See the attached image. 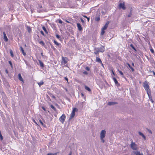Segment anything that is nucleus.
Instances as JSON below:
<instances>
[{"label":"nucleus","instance_id":"f257e3e1","mask_svg":"<svg viewBox=\"0 0 155 155\" xmlns=\"http://www.w3.org/2000/svg\"><path fill=\"white\" fill-rule=\"evenodd\" d=\"M78 111V109L76 108H74L73 109L72 111L71 114V115L69 117V120L71 119L75 116V112Z\"/></svg>","mask_w":155,"mask_h":155},{"label":"nucleus","instance_id":"f03ea898","mask_svg":"<svg viewBox=\"0 0 155 155\" xmlns=\"http://www.w3.org/2000/svg\"><path fill=\"white\" fill-rule=\"evenodd\" d=\"M131 148L134 150H136L137 149V144H136L135 143L133 142V140H132V141L130 145Z\"/></svg>","mask_w":155,"mask_h":155},{"label":"nucleus","instance_id":"7ed1b4c3","mask_svg":"<svg viewBox=\"0 0 155 155\" xmlns=\"http://www.w3.org/2000/svg\"><path fill=\"white\" fill-rule=\"evenodd\" d=\"M66 118V116L65 114H63L59 119V121L63 124L65 121V119Z\"/></svg>","mask_w":155,"mask_h":155},{"label":"nucleus","instance_id":"20e7f679","mask_svg":"<svg viewBox=\"0 0 155 155\" xmlns=\"http://www.w3.org/2000/svg\"><path fill=\"white\" fill-rule=\"evenodd\" d=\"M106 131L105 130H102L101 131L100 134V138H104L106 136Z\"/></svg>","mask_w":155,"mask_h":155},{"label":"nucleus","instance_id":"39448f33","mask_svg":"<svg viewBox=\"0 0 155 155\" xmlns=\"http://www.w3.org/2000/svg\"><path fill=\"white\" fill-rule=\"evenodd\" d=\"M42 8V6L39 4L37 8L38 12L39 13H40L41 12H43L45 11V10L43 9H41V8Z\"/></svg>","mask_w":155,"mask_h":155},{"label":"nucleus","instance_id":"423d86ee","mask_svg":"<svg viewBox=\"0 0 155 155\" xmlns=\"http://www.w3.org/2000/svg\"><path fill=\"white\" fill-rule=\"evenodd\" d=\"M131 155H143L142 153H140L139 151H133L131 154Z\"/></svg>","mask_w":155,"mask_h":155},{"label":"nucleus","instance_id":"0eeeda50","mask_svg":"<svg viewBox=\"0 0 155 155\" xmlns=\"http://www.w3.org/2000/svg\"><path fill=\"white\" fill-rule=\"evenodd\" d=\"M67 58H64L63 57H62V61L61 63L62 64H66L67 62Z\"/></svg>","mask_w":155,"mask_h":155},{"label":"nucleus","instance_id":"6e6552de","mask_svg":"<svg viewBox=\"0 0 155 155\" xmlns=\"http://www.w3.org/2000/svg\"><path fill=\"white\" fill-rule=\"evenodd\" d=\"M54 42L55 44V45H57L58 46V47L59 48V50H60L61 49V47L62 46L61 44L60 43H58L55 40L54 41Z\"/></svg>","mask_w":155,"mask_h":155},{"label":"nucleus","instance_id":"1a4fd4ad","mask_svg":"<svg viewBox=\"0 0 155 155\" xmlns=\"http://www.w3.org/2000/svg\"><path fill=\"white\" fill-rule=\"evenodd\" d=\"M109 23V21H107V22L106 23L105 25L103 26V28H101L104 30H106L107 28L108 25Z\"/></svg>","mask_w":155,"mask_h":155},{"label":"nucleus","instance_id":"9d476101","mask_svg":"<svg viewBox=\"0 0 155 155\" xmlns=\"http://www.w3.org/2000/svg\"><path fill=\"white\" fill-rule=\"evenodd\" d=\"M119 7L120 8H122L124 10L126 9V7L125 6V5L124 3H120L119 5Z\"/></svg>","mask_w":155,"mask_h":155},{"label":"nucleus","instance_id":"9b49d317","mask_svg":"<svg viewBox=\"0 0 155 155\" xmlns=\"http://www.w3.org/2000/svg\"><path fill=\"white\" fill-rule=\"evenodd\" d=\"M118 104V103L116 102H109L108 103V105L109 106L113 105L115 104Z\"/></svg>","mask_w":155,"mask_h":155},{"label":"nucleus","instance_id":"f8f14e48","mask_svg":"<svg viewBox=\"0 0 155 155\" xmlns=\"http://www.w3.org/2000/svg\"><path fill=\"white\" fill-rule=\"evenodd\" d=\"M94 50H95V51L94 52V54H97H97H99V53L100 52L99 50V48H95Z\"/></svg>","mask_w":155,"mask_h":155},{"label":"nucleus","instance_id":"ddd939ff","mask_svg":"<svg viewBox=\"0 0 155 155\" xmlns=\"http://www.w3.org/2000/svg\"><path fill=\"white\" fill-rule=\"evenodd\" d=\"M3 35H4V41L5 42L8 41V39L7 37L6 36V34L5 33V32H3Z\"/></svg>","mask_w":155,"mask_h":155},{"label":"nucleus","instance_id":"4468645a","mask_svg":"<svg viewBox=\"0 0 155 155\" xmlns=\"http://www.w3.org/2000/svg\"><path fill=\"white\" fill-rule=\"evenodd\" d=\"M100 52H103L105 51V48L104 46H101L100 48H99Z\"/></svg>","mask_w":155,"mask_h":155},{"label":"nucleus","instance_id":"2eb2a0df","mask_svg":"<svg viewBox=\"0 0 155 155\" xmlns=\"http://www.w3.org/2000/svg\"><path fill=\"white\" fill-rule=\"evenodd\" d=\"M77 26L78 28V29L79 31H81L82 30V27L81 26V25L80 23H77Z\"/></svg>","mask_w":155,"mask_h":155},{"label":"nucleus","instance_id":"dca6fc26","mask_svg":"<svg viewBox=\"0 0 155 155\" xmlns=\"http://www.w3.org/2000/svg\"><path fill=\"white\" fill-rule=\"evenodd\" d=\"M20 48L21 51L22 53L25 56L26 55V53L25 52L23 48L22 47H20Z\"/></svg>","mask_w":155,"mask_h":155},{"label":"nucleus","instance_id":"f3484780","mask_svg":"<svg viewBox=\"0 0 155 155\" xmlns=\"http://www.w3.org/2000/svg\"><path fill=\"white\" fill-rule=\"evenodd\" d=\"M112 78L114 81L116 85H117V84H118L119 85V84L118 83L115 77H112Z\"/></svg>","mask_w":155,"mask_h":155},{"label":"nucleus","instance_id":"a211bd4d","mask_svg":"<svg viewBox=\"0 0 155 155\" xmlns=\"http://www.w3.org/2000/svg\"><path fill=\"white\" fill-rule=\"evenodd\" d=\"M127 64L128 65V66L129 67V68L132 71V72H134L135 71L134 69L131 66V65L130 64L128 63H127Z\"/></svg>","mask_w":155,"mask_h":155},{"label":"nucleus","instance_id":"6ab92c4d","mask_svg":"<svg viewBox=\"0 0 155 155\" xmlns=\"http://www.w3.org/2000/svg\"><path fill=\"white\" fill-rule=\"evenodd\" d=\"M138 134L139 135L141 136L143 138L144 140H145L146 139L145 136L142 133L140 132H139Z\"/></svg>","mask_w":155,"mask_h":155},{"label":"nucleus","instance_id":"aec40b11","mask_svg":"<svg viewBox=\"0 0 155 155\" xmlns=\"http://www.w3.org/2000/svg\"><path fill=\"white\" fill-rule=\"evenodd\" d=\"M96 61L97 62H98L100 63H102V61L101 59L99 58L97 56L96 58Z\"/></svg>","mask_w":155,"mask_h":155},{"label":"nucleus","instance_id":"412c9836","mask_svg":"<svg viewBox=\"0 0 155 155\" xmlns=\"http://www.w3.org/2000/svg\"><path fill=\"white\" fill-rule=\"evenodd\" d=\"M143 87L146 90L149 89V86L148 84H146L144 85Z\"/></svg>","mask_w":155,"mask_h":155},{"label":"nucleus","instance_id":"4be33fe9","mask_svg":"<svg viewBox=\"0 0 155 155\" xmlns=\"http://www.w3.org/2000/svg\"><path fill=\"white\" fill-rule=\"evenodd\" d=\"M38 61L40 64V65L41 68L44 67V65L42 61L40 60H38Z\"/></svg>","mask_w":155,"mask_h":155},{"label":"nucleus","instance_id":"5701e85b","mask_svg":"<svg viewBox=\"0 0 155 155\" xmlns=\"http://www.w3.org/2000/svg\"><path fill=\"white\" fill-rule=\"evenodd\" d=\"M146 91L147 94L149 96V97H150V89H149L146 90Z\"/></svg>","mask_w":155,"mask_h":155},{"label":"nucleus","instance_id":"b1692460","mask_svg":"<svg viewBox=\"0 0 155 155\" xmlns=\"http://www.w3.org/2000/svg\"><path fill=\"white\" fill-rule=\"evenodd\" d=\"M56 37L59 39L60 41H61L62 40V39L60 37V35L58 34H56Z\"/></svg>","mask_w":155,"mask_h":155},{"label":"nucleus","instance_id":"393cba45","mask_svg":"<svg viewBox=\"0 0 155 155\" xmlns=\"http://www.w3.org/2000/svg\"><path fill=\"white\" fill-rule=\"evenodd\" d=\"M27 31L28 33H30L31 32V27L28 26H27Z\"/></svg>","mask_w":155,"mask_h":155},{"label":"nucleus","instance_id":"a878e982","mask_svg":"<svg viewBox=\"0 0 155 155\" xmlns=\"http://www.w3.org/2000/svg\"><path fill=\"white\" fill-rule=\"evenodd\" d=\"M38 84L39 86V87H40L41 85L43 84L44 82L42 81H41L40 82L38 83Z\"/></svg>","mask_w":155,"mask_h":155},{"label":"nucleus","instance_id":"bb28decb","mask_svg":"<svg viewBox=\"0 0 155 155\" xmlns=\"http://www.w3.org/2000/svg\"><path fill=\"white\" fill-rule=\"evenodd\" d=\"M39 121L40 122V123L41 124V125L44 127H46V125L44 124L43 123V122H42V121H41V120H39Z\"/></svg>","mask_w":155,"mask_h":155},{"label":"nucleus","instance_id":"cd10ccee","mask_svg":"<svg viewBox=\"0 0 155 155\" xmlns=\"http://www.w3.org/2000/svg\"><path fill=\"white\" fill-rule=\"evenodd\" d=\"M10 52L11 54V56L12 57H14V54L12 50L11 49L10 50Z\"/></svg>","mask_w":155,"mask_h":155},{"label":"nucleus","instance_id":"c85d7f7f","mask_svg":"<svg viewBox=\"0 0 155 155\" xmlns=\"http://www.w3.org/2000/svg\"><path fill=\"white\" fill-rule=\"evenodd\" d=\"M85 88L89 91H91L90 88L86 86H85Z\"/></svg>","mask_w":155,"mask_h":155},{"label":"nucleus","instance_id":"c756f323","mask_svg":"<svg viewBox=\"0 0 155 155\" xmlns=\"http://www.w3.org/2000/svg\"><path fill=\"white\" fill-rule=\"evenodd\" d=\"M42 29L45 32V33L46 34H48V32L45 27V26H43L42 27Z\"/></svg>","mask_w":155,"mask_h":155},{"label":"nucleus","instance_id":"7c9ffc66","mask_svg":"<svg viewBox=\"0 0 155 155\" xmlns=\"http://www.w3.org/2000/svg\"><path fill=\"white\" fill-rule=\"evenodd\" d=\"M55 111H56L57 110L52 105H51L50 106Z\"/></svg>","mask_w":155,"mask_h":155},{"label":"nucleus","instance_id":"2f4dec72","mask_svg":"<svg viewBox=\"0 0 155 155\" xmlns=\"http://www.w3.org/2000/svg\"><path fill=\"white\" fill-rule=\"evenodd\" d=\"M130 46L135 51H137L136 49L134 47V46L132 44H131L130 45Z\"/></svg>","mask_w":155,"mask_h":155},{"label":"nucleus","instance_id":"473e14b6","mask_svg":"<svg viewBox=\"0 0 155 155\" xmlns=\"http://www.w3.org/2000/svg\"><path fill=\"white\" fill-rule=\"evenodd\" d=\"M82 15L85 18H87V21H89V20H90V18H89L87 17V16H86L85 15Z\"/></svg>","mask_w":155,"mask_h":155},{"label":"nucleus","instance_id":"72a5a7b5","mask_svg":"<svg viewBox=\"0 0 155 155\" xmlns=\"http://www.w3.org/2000/svg\"><path fill=\"white\" fill-rule=\"evenodd\" d=\"M105 33L104 30L103 29H101V35H103Z\"/></svg>","mask_w":155,"mask_h":155},{"label":"nucleus","instance_id":"f704fd0d","mask_svg":"<svg viewBox=\"0 0 155 155\" xmlns=\"http://www.w3.org/2000/svg\"><path fill=\"white\" fill-rule=\"evenodd\" d=\"M95 20L96 21H100V17H96L95 18Z\"/></svg>","mask_w":155,"mask_h":155},{"label":"nucleus","instance_id":"c9c22d12","mask_svg":"<svg viewBox=\"0 0 155 155\" xmlns=\"http://www.w3.org/2000/svg\"><path fill=\"white\" fill-rule=\"evenodd\" d=\"M20 81H22V83H24L23 79L22 78L20 74Z\"/></svg>","mask_w":155,"mask_h":155},{"label":"nucleus","instance_id":"e433bc0d","mask_svg":"<svg viewBox=\"0 0 155 155\" xmlns=\"http://www.w3.org/2000/svg\"><path fill=\"white\" fill-rule=\"evenodd\" d=\"M0 138L1 140H2L3 139V137L1 134V131H0Z\"/></svg>","mask_w":155,"mask_h":155},{"label":"nucleus","instance_id":"4c0bfd02","mask_svg":"<svg viewBox=\"0 0 155 155\" xmlns=\"http://www.w3.org/2000/svg\"><path fill=\"white\" fill-rule=\"evenodd\" d=\"M39 43L42 45L44 46L45 45V43L43 41H41L39 42Z\"/></svg>","mask_w":155,"mask_h":155},{"label":"nucleus","instance_id":"58836bf2","mask_svg":"<svg viewBox=\"0 0 155 155\" xmlns=\"http://www.w3.org/2000/svg\"><path fill=\"white\" fill-rule=\"evenodd\" d=\"M57 154L56 153H48L47 155H57Z\"/></svg>","mask_w":155,"mask_h":155},{"label":"nucleus","instance_id":"ea45409f","mask_svg":"<svg viewBox=\"0 0 155 155\" xmlns=\"http://www.w3.org/2000/svg\"><path fill=\"white\" fill-rule=\"evenodd\" d=\"M51 48L54 51H55L56 50V48L54 47L53 45H51Z\"/></svg>","mask_w":155,"mask_h":155},{"label":"nucleus","instance_id":"a19ab883","mask_svg":"<svg viewBox=\"0 0 155 155\" xmlns=\"http://www.w3.org/2000/svg\"><path fill=\"white\" fill-rule=\"evenodd\" d=\"M149 97V98L150 99V101H151V102L152 103H153V100L152 99L151 96L150 95V97Z\"/></svg>","mask_w":155,"mask_h":155},{"label":"nucleus","instance_id":"79ce46f5","mask_svg":"<svg viewBox=\"0 0 155 155\" xmlns=\"http://www.w3.org/2000/svg\"><path fill=\"white\" fill-rule=\"evenodd\" d=\"M104 138H100V139H101V142L103 143H104L105 142V140L104 139Z\"/></svg>","mask_w":155,"mask_h":155},{"label":"nucleus","instance_id":"37998d69","mask_svg":"<svg viewBox=\"0 0 155 155\" xmlns=\"http://www.w3.org/2000/svg\"><path fill=\"white\" fill-rule=\"evenodd\" d=\"M85 69L87 71H89L90 70V68L88 67H86L85 68Z\"/></svg>","mask_w":155,"mask_h":155},{"label":"nucleus","instance_id":"c03bdc74","mask_svg":"<svg viewBox=\"0 0 155 155\" xmlns=\"http://www.w3.org/2000/svg\"><path fill=\"white\" fill-rule=\"evenodd\" d=\"M150 51L153 54L154 53V50L152 48H151L150 49Z\"/></svg>","mask_w":155,"mask_h":155},{"label":"nucleus","instance_id":"a18cd8bd","mask_svg":"<svg viewBox=\"0 0 155 155\" xmlns=\"http://www.w3.org/2000/svg\"><path fill=\"white\" fill-rule=\"evenodd\" d=\"M119 72L121 75H123V73L122 71H119Z\"/></svg>","mask_w":155,"mask_h":155},{"label":"nucleus","instance_id":"49530a36","mask_svg":"<svg viewBox=\"0 0 155 155\" xmlns=\"http://www.w3.org/2000/svg\"><path fill=\"white\" fill-rule=\"evenodd\" d=\"M83 73L84 74H85V75H87L88 74V73L86 71H84L83 72Z\"/></svg>","mask_w":155,"mask_h":155},{"label":"nucleus","instance_id":"de8ad7c7","mask_svg":"<svg viewBox=\"0 0 155 155\" xmlns=\"http://www.w3.org/2000/svg\"><path fill=\"white\" fill-rule=\"evenodd\" d=\"M50 96L51 97H52V98H53L54 99H55V97L54 95H53L51 94Z\"/></svg>","mask_w":155,"mask_h":155},{"label":"nucleus","instance_id":"09e8293b","mask_svg":"<svg viewBox=\"0 0 155 155\" xmlns=\"http://www.w3.org/2000/svg\"><path fill=\"white\" fill-rule=\"evenodd\" d=\"M58 22L60 24H62L63 22L61 20V19H59L58 20Z\"/></svg>","mask_w":155,"mask_h":155},{"label":"nucleus","instance_id":"8fccbe9b","mask_svg":"<svg viewBox=\"0 0 155 155\" xmlns=\"http://www.w3.org/2000/svg\"><path fill=\"white\" fill-rule=\"evenodd\" d=\"M148 131L149 132V133H150V134H152V132L149 129H148Z\"/></svg>","mask_w":155,"mask_h":155},{"label":"nucleus","instance_id":"3c124183","mask_svg":"<svg viewBox=\"0 0 155 155\" xmlns=\"http://www.w3.org/2000/svg\"><path fill=\"white\" fill-rule=\"evenodd\" d=\"M40 33H41L43 35H44V32L43 31L41 30V31H40Z\"/></svg>","mask_w":155,"mask_h":155},{"label":"nucleus","instance_id":"603ef678","mask_svg":"<svg viewBox=\"0 0 155 155\" xmlns=\"http://www.w3.org/2000/svg\"><path fill=\"white\" fill-rule=\"evenodd\" d=\"M9 63L10 64V65L12 67V62H11V61H9Z\"/></svg>","mask_w":155,"mask_h":155},{"label":"nucleus","instance_id":"864d4df0","mask_svg":"<svg viewBox=\"0 0 155 155\" xmlns=\"http://www.w3.org/2000/svg\"><path fill=\"white\" fill-rule=\"evenodd\" d=\"M131 13H130V14L127 15V17H130L131 16Z\"/></svg>","mask_w":155,"mask_h":155},{"label":"nucleus","instance_id":"5fc2aeb1","mask_svg":"<svg viewBox=\"0 0 155 155\" xmlns=\"http://www.w3.org/2000/svg\"><path fill=\"white\" fill-rule=\"evenodd\" d=\"M151 72H152L153 73V75L155 76V72L154 71H151Z\"/></svg>","mask_w":155,"mask_h":155},{"label":"nucleus","instance_id":"6e6d98bb","mask_svg":"<svg viewBox=\"0 0 155 155\" xmlns=\"http://www.w3.org/2000/svg\"><path fill=\"white\" fill-rule=\"evenodd\" d=\"M64 79L65 80L67 81V82H68V78H67V77H64Z\"/></svg>","mask_w":155,"mask_h":155},{"label":"nucleus","instance_id":"4d7b16f0","mask_svg":"<svg viewBox=\"0 0 155 155\" xmlns=\"http://www.w3.org/2000/svg\"><path fill=\"white\" fill-rule=\"evenodd\" d=\"M42 109L45 111H46V109H45V108L44 107H42Z\"/></svg>","mask_w":155,"mask_h":155},{"label":"nucleus","instance_id":"13d9d810","mask_svg":"<svg viewBox=\"0 0 155 155\" xmlns=\"http://www.w3.org/2000/svg\"><path fill=\"white\" fill-rule=\"evenodd\" d=\"M5 72L7 74H8V72L7 69H6L5 70Z\"/></svg>","mask_w":155,"mask_h":155},{"label":"nucleus","instance_id":"bf43d9fd","mask_svg":"<svg viewBox=\"0 0 155 155\" xmlns=\"http://www.w3.org/2000/svg\"><path fill=\"white\" fill-rule=\"evenodd\" d=\"M81 21L82 22V23H84V21L83 20V19H82V18H81Z\"/></svg>","mask_w":155,"mask_h":155},{"label":"nucleus","instance_id":"052dcab7","mask_svg":"<svg viewBox=\"0 0 155 155\" xmlns=\"http://www.w3.org/2000/svg\"><path fill=\"white\" fill-rule=\"evenodd\" d=\"M65 21H66L68 23H71V22H70V21H68V20H66Z\"/></svg>","mask_w":155,"mask_h":155},{"label":"nucleus","instance_id":"680f3d73","mask_svg":"<svg viewBox=\"0 0 155 155\" xmlns=\"http://www.w3.org/2000/svg\"><path fill=\"white\" fill-rule=\"evenodd\" d=\"M112 74H113L114 75H115V73H114V72L113 71H112Z\"/></svg>","mask_w":155,"mask_h":155},{"label":"nucleus","instance_id":"e2e57ef3","mask_svg":"<svg viewBox=\"0 0 155 155\" xmlns=\"http://www.w3.org/2000/svg\"><path fill=\"white\" fill-rule=\"evenodd\" d=\"M34 122L37 125H38V124L35 121V120H34Z\"/></svg>","mask_w":155,"mask_h":155},{"label":"nucleus","instance_id":"0e129e2a","mask_svg":"<svg viewBox=\"0 0 155 155\" xmlns=\"http://www.w3.org/2000/svg\"><path fill=\"white\" fill-rule=\"evenodd\" d=\"M71 152H70V153L68 155H71Z\"/></svg>","mask_w":155,"mask_h":155},{"label":"nucleus","instance_id":"69168bd1","mask_svg":"<svg viewBox=\"0 0 155 155\" xmlns=\"http://www.w3.org/2000/svg\"><path fill=\"white\" fill-rule=\"evenodd\" d=\"M132 65L133 66H134V63H132Z\"/></svg>","mask_w":155,"mask_h":155},{"label":"nucleus","instance_id":"338daca9","mask_svg":"<svg viewBox=\"0 0 155 155\" xmlns=\"http://www.w3.org/2000/svg\"><path fill=\"white\" fill-rule=\"evenodd\" d=\"M41 55L42 56H43V53H41Z\"/></svg>","mask_w":155,"mask_h":155},{"label":"nucleus","instance_id":"774afa93","mask_svg":"<svg viewBox=\"0 0 155 155\" xmlns=\"http://www.w3.org/2000/svg\"><path fill=\"white\" fill-rule=\"evenodd\" d=\"M31 13H32L33 12V11L32 9H31Z\"/></svg>","mask_w":155,"mask_h":155}]
</instances>
